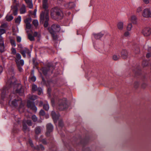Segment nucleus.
Listing matches in <instances>:
<instances>
[{
	"mask_svg": "<svg viewBox=\"0 0 151 151\" xmlns=\"http://www.w3.org/2000/svg\"><path fill=\"white\" fill-rule=\"evenodd\" d=\"M51 15L52 16L55 15L59 18H61L63 14L62 11L58 7H55L51 10Z\"/></svg>",
	"mask_w": 151,
	"mask_h": 151,
	"instance_id": "4",
	"label": "nucleus"
},
{
	"mask_svg": "<svg viewBox=\"0 0 151 151\" xmlns=\"http://www.w3.org/2000/svg\"><path fill=\"white\" fill-rule=\"evenodd\" d=\"M35 149L37 150H43L44 149V147L42 145H40L39 146H37L36 147H35Z\"/></svg>",
	"mask_w": 151,
	"mask_h": 151,
	"instance_id": "29",
	"label": "nucleus"
},
{
	"mask_svg": "<svg viewBox=\"0 0 151 151\" xmlns=\"http://www.w3.org/2000/svg\"><path fill=\"white\" fill-rule=\"evenodd\" d=\"M38 93L39 95H40L42 93V89L41 88H38L37 89Z\"/></svg>",
	"mask_w": 151,
	"mask_h": 151,
	"instance_id": "51",
	"label": "nucleus"
},
{
	"mask_svg": "<svg viewBox=\"0 0 151 151\" xmlns=\"http://www.w3.org/2000/svg\"><path fill=\"white\" fill-rule=\"evenodd\" d=\"M26 12V7L25 6L22 4L20 9V14H23Z\"/></svg>",
	"mask_w": 151,
	"mask_h": 151,
	"instance_id": "20",
	"label": "nucleus"
},
{
	"mask_svg": "<svg viewBox=\"0 0 151 151\" xmlns=\"http://www.w3.org/2000/svg\"><path fill=\"white\" fill-rule=\"evenodd\" d=\"M143 8L141 6H140L137 7L136 10L137 13H139L141 12Z\"/></svg>",
	"mask_w": 151,
	"mask_h": 151,
	"instance_id": "34",
	"label": "nucleus"
},
{
	"mask_svg": "<svg viewBox=\"0 0 151 151\" xmlns=\"http://www.w3.org/2000/svg\"><path fill=\"white\" fill-rule=\"evenodd\" d=\"M148 51L149 52L151 53V47H148Z\"/></svg>",
	"mask_w": 151,
	"mask_h": 151,
	"instance_id": "64",
	"label": "nucleus"
},
{
	"mask_svg": "<svg viewBox=\"0 0 151 151\" xmlns=\"http://www.w3.org/2000/svg\"><path fill=\"white\" fill-rule=\"evenodd\" d=\"M53 67L51 66L50 67L47 66V67H43L41 69V70L43 72V73L44 75L47 74V72L50 70H51L52 71Z\"/></svg>",
	"mask_w": 151,
	"mask_h": 151,
	"instance_id": "9",
	"label": "nucleus"
},
{
	"mask_svg": "<svg viewBox=\"0 0 151 151\" xmlns=\"http://www.w3.org/2000/svg\"><path fill=\"white\" fill-rule=\"evenodd\" d=\"M47 132L46 134L47 136H49L50 133L52 132L53 129V126L50 123L47 124L46 125Z\"/></svg>",
	"mask_w": 151,
	"mask_h": 151,
	"instance_id": "10",
	"label": "nucleus"
},
{
	"mask_svg": "<svg viewBox=\"0 0 151 151\" xmlns=\"http://www.w3.org/2000/svg\"><path fill=\"white\" fill-rule=\"evenodd\" d=\"M31 19L30 18H27L24 20V22L25 24L30 23L31 22Z\"/></svg>",
	"mask_w": 151,
	"mask_h": 151,
	"instance_id": "36",
	"label": "nucleus"
},
{
	"mask_svg": "<svg viewBox=\"0 0 151 151\" xmlns=\"http://www.w3.org/2000/svg\"><path fill=\"white\" fill-rule=\"evenodd\" d=\"M60 29V26L58 24H53L51 28H48V30L51 34L53 39L56 40L58 38L55 32H59Z\"/></svg>",
	"mask_w": 151,
	"mask_h": 151,
	"instance_id": "3",
	"label": "nucleus"
},
{
	"mask_svg": "<svg viewBox=\"0 0 151 151\" xmlns=\"http://www.w3.org/2000/svg\"><path fill=\"white\" fill-rule=\"evenodd\" d=\"M16 79L13 76L8 80L7 85L10 86V87H14L13 92L14 93H18L20 96H22L24 94V90L22 85L16 83Z\"/></svg>",
	"mask_w": 151,
	"mask_h": 151,
	"instance_id": "1",
	"label": "nucleus"
},
{
	"mask_svg": "<svg viewBox=\"0 0 151 151\" xmlns=\"http://www.w3.org/2000/svg\"><path fill=\"white\" fill-rule=\"evenodd\" d=\"M3 69L2 67L1 66H0V74L2 72Z\"/></svg>",
	"mask_w": 151,
	"mask_h": 151,
	"instance_id": "61",
	"label": "nucleus"
},
{
	"mask_svg": "<svg viewBox=\"0 0 151 151\" xmlns=\"http://www.w3.org/2000/svg\"><path fill=\"white\" fill-rule=\"evenodd\" d=\"M42 143L44 144H46V141L45 139H43L42 140Z\"/></svg>",
	"mask_w": 151,
	"mask_h": 151,
	"instance_id": "63",
	"label": "nucleus"
},
{
	"mask_svg": "<svg viewBox=\"0 0 151 151\" xmlns=\"http://www.w3.org/2000/svg\"><path fill=\"white\" fill-rule=\"evenodd\" d=\"M142 33L145 36H149L151 33L150 29L149 27L144 28L142 30Z\"/></svg>",
	"mask_w": 151,
	"mask_h": 151,
	"instance_id": "11",
	"label": "nucleus"
},
{
	"mask_svg": "<svg viewBox=\"0 0 151 151\" xmlns=\"http://www.w3.org/2000/svg\"><path fill=\"white\" fill-rule=\"evenodd\" d=\"M24 62L23 60H19V63H16L19 70L20 72H22V69L21 66H22L24 65Z\"/></svg>",
	"mask_w": 151,
	"mask_h": 151,
	"instance_id": "14",
	"label": "nucleus"
},
{
	"mask_svg": "<svg viewBox=\"0 0 151 151\" xmlns=\"http://www.w3.org/2000/svg\"><path fill=\"white\" fill-rule=\"evenodd\" d=\"M29 143L30 145L32 147H33V144L32 143V141L31 140H29Z\"/></svg>",
	"mask_w": 151,
	"mask_h": 151,
	"instance_id": "58",
	"label": "nucleus"
},
{
	"mask_svg": "<svg viewBox=\"0 0 151 151\" xmlns=\"http://www.w3.org/2000/svg\"><path fill=\"white\" fill-rule=\"evenodd\" d=\"M25 121V123H27V124L29 126H31L32 125V122L30 120H24Z\"/></svg>",
	"mask_w": 151,
	"mask_h": 151,
	"instance_id": "41",
	"label": "nucleus"
},
{
	"mask_svg": "<svg viewBox=\"0 0 151 151\" xmlns=\"http://www.w3.org/2000/svg\"><path fill=\"white\" fill-rule=\"evenodd\" d=\"M48 21L49 20H46L44 21L45 23H44V26L45 27H46L48 26Z\"/></svg>",
	"mask_w": 151,
	"mask_h": 151,
	"instance_id": "49",
	"label": "nucleus"
},
{
	"mask_svg": "<svg viewBox=\"0 0 151 151\" xmlns=\"http://www.w3.org/2000/svg\"><path fill=\"white\" fill-rule=\"evenodd\" d=\"M93 35L96 39H98L102 37L104 35V34L100 32L97 34H94Z\"/></svg>",
	"mask_w": 151,
	"mask_h": 151,
	"instance_id": "23",
	"label": "nucleus"
},
{
	"mask_svg": "<svg viewBox=\"0 0 151 151\" xmlns=\"http://www.w3.org/2000/svg\"><path fill=\"white\" fill-rule=\"evenodd\" d=\"M6 89V88H5L4 89V90H3V91L1 92V96L2 97H4V95L5 94V91Z\"/></svg>",
	"mask_w": 151,
	"mask_h": 151,
	"instance_id": "48",
	"label": "nucleus"
},
{
	"mask_svg": "<svg viewBox=\"0 0 151 151\" xmlns=\"http://www.w3.org/2000/svg\"><path fill=\"white\" fill-rule=\"evenodd\" d=\"M11 105L12 106L15 108L18 107L19 111L21 112L24 111V104L22 103L21 99L18 98L17 99H14L11 102Z\"/></svg>",
	"mask_w": 151,
	"mask_h": 151,
	"instance_id": "2",
	"label": "nucleus"
},
{
	"mask_svg": "<svg viewBox=\"0 0 151 151\" xmlns=\"http://www.w3.org/2000/svg\"><path fill=\"white\" fill-rule=\"evenodd\" d=\"M1 27L2 28H6L7 27V24L6 23H4L1 24Z\"/></svg>",
	"mask_w": 151,
	"mask_h": 151,
	"instance_id": "55",
	"label": "nucleus"
},
{
	"mask_svg": "<svg viewBox=\"0 0 151 151\" xmlns=\"http://www.w3.org/2000/svg\"><path fill=\"white\" fill-rule=\"evenodd\" d=\"M132 25L131 23L129 24L127 26V29L128 31H130L131 30L132 28Z\"/></svg>",
	"mask_w": 151,
	"mask_h": 151,
	"instance_id": "35",
	"label": "nucleus"
},
{
	"mask_svg": "<svg viewBox=\"0 0 151 151\" xmlns=\"http://www.w3.org/2000/svg\"><path fill=\"white\" fill-rule=\"evenodd\" d=\"M32 89L33 91H35L36 90H37V88L36 85L34 84L32 85Z\"/></svg>",
	"mask_w": 151,
	"mask_h": 151,
	"instance_id": "38",
	"label": "nucleus"
},
{
	"mask_svg": "<svg viewBox=\"0 0 151 151\" xmlns=\"http://www.w3.org/2000/svg\"><path fill=\"white\" fill-rule=\"evenodd\" d=\"M124 24L122 22H119L117 24V27L119 29L122 30L123 29Z\"/></svg>",
	"mask_w": 151,
	"mask_h": 151,
	"instance_id": "21",
	"label": "nucleus"
},
{
	"mask_svg": "<svg viewBox=\"0 0 151 151\" xmlns=\"http://www.w3.org/2000/svg\"><path fill=\"white\" fill-rule=\"evenodd\" d=\"M124 35L125 37H128L130 35V33L128 32H126L124 33Z\"/></svg>",
	"mask_w": 151,
	"mask_h": 151,
	"instance_id": "53",
	"label": "nucleus"
},
{
	"mask_svg": "<svg viewBox=\"0 0 151 151\" xmlns=\"http://www.w3.org/2000/svg\"><path fill=\"white\" fill-rule=\"evenodd\" d=\"M6 32V30L4 29H0V35L1 36L2 34L5 33Z\"/></svg>",
	"mask_w": 151,
	"mask_h": 151,
	"instance_id": "44",
	"label": "nucleus"
},
{
	"mask_svg": "<svg viewBox=\"0 0 151 151\" xmlns=\"http://www.w3.org/2000/svg\"><path fill=\"white\" fill-rule=\"evenodd\" d=\"M43 108L46 111L48 110L49 108V105L46 102V104H44Z\"/></svg>",
	"mask_w": 151,
	"mask_h": 151,
	"instance_id": "32",
	"label": "nucleus"
},
{
	"mask_svg": "<svg viewBox=\"0 0 151 151\" xmlns=\"http://www.w3.org/2000/svg\"><path fill=\"white\" fill-rule=\"evenodd\" d=\"M21 56L19 53H17L15 57V62L16 63H19V60H21Z\"/></svg>",
	"mask_w": 151,
	"mask_h": 151,
	"instance_id": "19",
	"label": "nucleus"
},
{
	"mask_svg": "<svg viewBox=\"0 0 151 151\" xmlns=\"http://www.w3.org/2000/svg\"><path fill=\"white\" fill-rule=\"evenodd\" d=\"M137 17L135 15H132L131 17V21L134 24H136V23Z\"/></svg>",
	"mask_w": 151,
	"mask_h": 151,
	"instance_id": "26",
	"label": "nucleus"
},
{
	"mask_svg": "<svg viewBox=\"0 0 151 151\" xmlns=\"http://www.w3.org/2000/svg\"><path fill=\"white\" fill-rule=\"evenodd\" d=\"M59 126L62 127L63 125V123L61 121H59Z\"/></svg>",
	"mask_w": 151,
	"mask_h": 151,
	"instance_id": "60",
	"label": "nucleus"
},
{
	"mask_svg": "<svg viewBox=\"0 0 151 151\" xmlns=\"http://www.w3.org/2000/svg\"><path fill=\"white\" fill-rule=\"evenodd\" d=\"M31 27V25L30 23L26 24V28L28 29H29Z\"/></svg>",
	"mask_w": 151,
	"mask_h": 151,
	"instance_id": "47",
	"label": "nucleus"
},
{
	"mask_svg": "<svg viewBox=\"0 0 151 151\" xmlns=\"http://www.w3.org/2000/svg\"><path fill=\"white\" fill-rule=\"evenodd\" d=\"M65 7L68 9H71L75 7V5L73 3L70 2L65 5Z\"/></svg>",
	"mask_w": 151,
	"mask_h": 151,
	"instance_id": "25",
	"label": "nucleus"
},
{
	"mask_svg": "<svg viewBox=\"0 0 151 151\" xmlns=\"http://www.w3.org/2000/svg\"><path fill=\"white\" fill-rule=\"evenodd\" d=\"M21 38L20 37L17 36V42H20L21 41Z\"/></svg>",
	"mask_w": 151,
	"mask_h": 151,
	"instance_id": "54",
	"label": "nucleus"
},
{
	"mask_svg": "<svg viewBox=\"0 0 151 151\" xmlns=\"http://www.w3.org/2000/svg\"><path fill=\"white\" fill-rule=\"evenodd\" d=\"M143 2L145 4H148L150 3V0H142Z\"/></svg>",
	"mask_w": 151,
	"mask_h": 151,
	"instance_id": "50",
	"label": "nucleus"
},
{
	"mask_svg": "<svg viewBox=\"0 0 151 151\" xmlns=\"http://www.w3.org/2000/svg\"><path fill=\"white\" fill-rule=\"evenodd\" d=\"M68 107L66 101L65 99L60 100L58 106V109L60 110H63Z\"/></svg>",
	"mask_w": 151,
	"mask_h": 151,
	"instance_id": "6",
	"label": "nucleus"
},
{
	"mask_svg": "<svg viewBox=\"0 0 151 151\" xmlns=\"http://www.w3.org/2000/svg\"><path fill=\"white\" fill-rule=\"evenodd\" d=\"M27 4L28 5V6L29 8L31 9L33 7V4L32 3V1H31Z\"/></svg>",
	"mask_w": 151,
	"mask_h": 151,
	"instance_id": "46",
	"label": "nucleus"
},
{
	"mask_svg": "<svg viewBox=\"0 0 151 151\" xmlns=\"http://www.w3.org/2000/svg\"><path fill=\"white\" fill-rule=\"evenodd\" d=\"M32 24L36 27H37L38 25V22L37 20H34L32 22Z\"/></svg>",
	"mask_w": 151,
	"mask_h": 151,
	"instance_id": "37",
	"label": "nucleus"
},
{
	"mask_svg": "<svg viewBox=\"0 0 151 151\" xmlns=\"http://www.w3.org/2000/svg\"><path fill=\"white\" fill-rule=\"evenodd\" d=\"M28 39L30 41H32L35 40L34 36H32L31 34L28 33Z\"/></svg>",
	"mask_w": 151,
	"mask_h": 151,
	"instance_id": "33",
	"label": "nucleus"
},
{
	"mask_svg": "<svg viewBox=\"0 0 151 151\" xmlns=\"http://www.w3.org/2000/svg\"><path fill=\"white\" fill-rule=\"evenodd\" d=\"M32 120L34 122H36L37 120V117L35 115H33L32 117Z\"/></svg>",
	"mask_w": 151,
	"mask_h": 151,
	"instance_id": "43",
	"label": "nucleus"
},
{
	"mask_svg": "<svg viewBox=\"0 0 151 151\" xmlns=\"http://www.w3.org/2000/svg\"><path fill=\"white\" fill-rule=\"evenodd\" d=\"M142 15L145 18H150L151 17V12L149 9L145 8L143 10Z\"/></svg>",
	"mask_w": 151,
	"mask_h": 151,
	"instance_id": "7",
	"label": "nucleus"
},
{
	"mask_svg": "<svg viewBox=\"0 0 151 151\" xmlns=\"http://www.w3.org/2000/svg\"><path fill=\"white\" fill-rule=\"evenodd\" d=\"M20 53L24 58L26 57V54H27L29 56H30V51L27 48H25L23 50H21Z\"/></svg>",
	"mask_w": 151,
	"mask_h": 151,
	"instance_id": "12",
	"label": "nucleus"
},
{
	"mask_svg": "<svg viewBox=\"0 0 151 151\" xmlns=\"http://www.w3.org/2000/svg\"><path fill=\"white\" fill-rule=\"evenodd\" d=\"M34 36V37H36L38 35V33L37 32H35L34 34H33Z\"/></svg>",
	"mask_w": 151,
	"mask_h": 151,
	"instance_id": "62",
	"label": "nucleus"
},
{
	"mask_svg": "<svg viewBox=\"0 0 151 151\" xmlns=\"http://www.w3.org/2000/svg\"><path fill=\"white\" fill-rule=\"evenodd\" d=\"M48 0H42V7L45 10H49L48 9Z\"/></svg>",
	"mask_w": 151,
	"mask_h": 151,
	"instance_id": "16",
	"label": "nucleus"
},
{
	"mask_svg": "<svg viewBox=\"0 0 151 151\" xmlns=\"http://www.w3.org/2000/svg\"><path fill=\"white\" fill-rule=\"evenodd\" d=\"M15 23L17 25H19L20 23L21 20V17L20 16H18L17 18L14 19Z\"/></svg>",
	"mask_w": 151,
	"mask_h": 151,
	"instance_id": "24",
	"label": "nucleus"
},
{
	"mask_svg": "<svg viewBox=\"0 0 151 151\" xmlns=\"http://www.w3.org/2000/svg\"><path fill=\"white\" fill-rule=\"evenodd\" d=\"M121 57L124 59L127 58L128 55V53L127 51L126 50H123L121 52Z\"/></svg>",
	"mask_w": 151,
	"mask_h": 151,
	"instance_id": "17",
	"label": "nucleus"
},
{
	"mask_svg": "<svg viewBox=\"0 0 151 151\" xmlns=\"http://www.w3.org/2000/svg\"><path fill=\"white\" fill-rule=\"evenodd\" d=\"M134 51L135 53H138L140 52V49L138 47H137L136 48H134Z\"/></svg>",
	"mask_w": 151,
	"mask_h": 151,
	"instance_id": "42",
	"label": "nucleus"
},
{
	"mask_svg": "<svg viewBox=\"0 0 151 151\" xmlns=\"http://www.w3.org/2000/svg\"><path fill=\"white\" fill-rule=\"evenodd\" d=\"M27 106L28 107L30 108L35 111H37V109L34 102H32L30 100H28L27 101Z\"/></svg>",
	"mask_w": 151,
	"mask_h": 151,
	"instance_id": "8",
	"label": "nucleus"
},
{
	"mask_svg": "<svg viewBox=\"0 0 151 151\" xmlns=\"http://www.w3.org/2000/svg\"><path fill=\"white\" fill-rule=\"evenodd\" d=\"M151 53L149 52L148 53H147L146 55V57L147 58H149L151 56Z\"/></svg>",
	"mask_w": 151,
	"mask_h": 151,
	"instance_id": "59",
	"label": "nucleus"
},
{
	"mask_svg": "<svg viewBox=\"0 0 151 151\" xmlns=\"http://www.w3.org/2000/svg\"><path fill=\"white\" fill-rule=\"evenodd\" d=\"M11 54L13 55L16 54V51L15 48H12L11 49Z\"/></svg>",
	"mask_w": 151,
	"mask_h": 151,
	"instance_id": "40",
	"label": "nucleus"
},
{
	"mask_svg": "<svg viewBox=\"0 0 151 151\" xmlns=\"http://www.w3.org/2000/svg\"><path fill=\"white\" fill-rule=\"evenodd\" d=\"M31 80L32 81L34 82L36 80V78L35 76H33L31 77Z\"/></svg>",
	"mask_w": 151,
	"mask_h": 151,
	"instance_id": "56",
	"label": "nucleus"
},
{
	"mask_svg": "<svg viewBox=\"0 0 151 151\" xmlns=\"http://www.w3.org/2000/svg\"><path fill=\"white\" fill-rule=\"evenodd\" d=\"M10 43L12 45L15 47L16 46V44L15 41L13 39H11L10 40Z\"/></svg>",
	"mask_w": 151,
	"mask_h": 151,
	"instance_id": "39",
	"label": "nucleus"
},
{
	"mask_svg": "<svg viewBox=\"0 0 151 151\" xmlns=\"http://www.w3.org/2000/svg\"><path fill=\"white\" fill-rule=\"evenodd\" d=\"M35 133L36 134H39L40 133L41 129L40 127H37L35 129Z\"/></svg>",
	"mask_w": 151,
	"mask_h": 151,
	"instance_id": "30",
	"label": "nucleus"
},
{
	"mask_svg": "<svg viewBox=\"0 0 151 151\" xmlns=\"http://www.w3.org/2000/svg\"><path fill=\"white\" fill-rule=\"evenodd\" d=\"M148 64L147 62H146L145 61H144L143 62L142 65L144 66H146Z\"/></svg>",
	"mask_w": 151,
	"mask_h": 151,
	"instance_id": "57",
	"label": "nucleus"
},
{
	"mask_svg": "<svg viewBox=\"0 0 151 151\" xmlns=\"http://www.w3.org/2000/svg\"><path fill=\"white\" fill-rule=\"evenodd\" d=\"M120 58V57L119 54H116L114 55L113 56L112 58L114 60H117L119 59Z\"/></svg>",
	"mask_w": 151,
	"mask_h": 151,
	"instance_id": "27",
	"label": "nucleus"
},
{
	"mask_svg": "<svg viewBox=\"0 0 151 151\" xmlns=\"http://www.w3.org/2000/svg\"><path fill=\"white\" fill-rule=\"evenodd\" d=\"M49 10L42 11L40 14V22L43 23L45 20H49Z\"/></svg>",
	"mask_w": 151,
	"mask_h": 151,
	"instance_id": "5",
	"label": "nucleus"
},
{
	"mask_svg": "<svg viewBox=\"0 0 151 151\" xmlns=\"http://www.w3.org/2000/svg\"><path fill=\"white\" fill-rule=\"evenodd\" d=\"M4 43H0V51L1 52H3L4 51Z\"/></svg>",
	"mask_w": 151,
	"mask_h": 151,
	"instance_id": "31",
	"label": "nucleus"
},
{
	"mask_svg": "<svg viewBox=\"0 0 151 151\" xmlns=\"http://www.w3.org/2000/svg\"><path fill=\"white\" fill-rule=\"evenodd\" d=\"M13 18V17L11 15H7L5 17L6 20L8 22L11 21Z\"/></svg>",
	"mask_w": 151,
	"mask_h": 151,
	"instance_id": "28",
	"label": "nucleus"
},
{
	"mask_svg": "<svg viewBox=\"0 0 151 151\" xmlns=\"http://www.w3.org/2000/svg\"><path fill=\"white\" fill-rule=\"evenodd\" d=\"M51 114L54 122H56L60 116V115L59 114H56L54 111L52 112Z\"/></svg>",
	"mask_w": 151,
	"mask_h": 151,
	"instance_id": "15",
	"label": "nucleus"
},
{
	"mask_svg": "<svg viewBox=\"0 0 151 151\" xmlns=\"http://www.w3.org/2000/svg\"><path fill=\"white\" fill-rule=\"evenodd\" d=\"M11 10L12 11L13 15L14 16L16 15L17 14L18 8L17 6L16 5H13L11 6Z\"/></svg>",
	"mask_w": 151,
	"mask_h": 151,
	"instance_id": "13",
	"label": "nucleus"
},
{
	"mask_svg": "<svg viewBox=\"0 0 151 151\" xmlns=\"http://www.w3.org/2000/svg\"><path fill=\"white\" fill-rule=\"evenodd\" d=\"M4 43V40L3 37L0 35V43Z\"/></svg>",
	"mask_w": 151,
	"mask_h": 151,
	"instance_id": "52",
	"label": "nucleus"
},
{
	"mask_svg": "<svg viewBox=\"0 0 151 151\" xmlns=\"http://www.w3.org/2000/svg\"><path fill=\"white\" fill-rule=\"evenodd\" d=\"M22 126L23 130L24 132L29 131V129L28 128L27 125L25 123L24 121H23V122Z\"/></svg>",
	"mask_w": 151,
	"mask_h": 151,
	"instance_id": "18",
	"label": "nucleus"
},
{
	"mask_svg": "<svg viewBox=\"0 0 151 151\" xmlns=\"http://www.w3.org/2000/svg\"><path fill=\"white\" fill-rule=\"evenodd\" d=\"M27 98L28 99L30 100L34 101L37 98V96L35 95H32L31 94H29Z\"/></svg>",
	"mask_w": 151,
	"mask_h": 151,
	"instance_id": "22",
	"label": "nucleus"
},
{
	"mask_svg": "<svg viewBox=\"0 0 151 151\" xmlns=\"http://www.w3.org/2000/svg\"><path fill=\"white\" fill-rule=\"evenodd\" d=\"M45 113L44 111L41 110L39 112V114L40 116H43L45 115Z\"/></svg>",
	"mask_w": 151,
	"mask_h": 151,
	"instance_id": "45",
	"label": "nucleus"
}]
</instances>
